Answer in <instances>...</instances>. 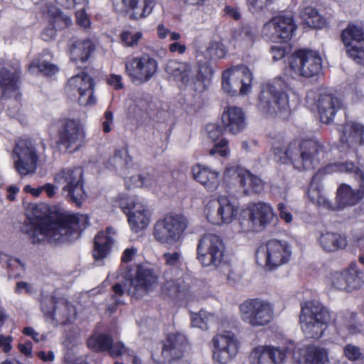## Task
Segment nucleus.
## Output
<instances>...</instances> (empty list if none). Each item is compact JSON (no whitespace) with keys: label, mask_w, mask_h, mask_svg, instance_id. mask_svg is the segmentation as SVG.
<instances>
[{"label":"nucleus","mask_w":364,"mask_h":364,"mask_svg":"<svg viewBox=\"0 0 364 364\" xmlns=\"http://www.w3.org/2000/svg\"><path fill=\"white\" fill-rule=\"evenodd\" d=\"M41 216L34 213V218H28L21 228L33 243L47 240L50 243H62L77 238L80 229V223L85 220L81 215L63 212L57 220L43 225H39L38 219Z\"/></svg>","instance_id":"nucleus-1"},{"label":"nucleus","mask_w":364,"mask_h":364,"mask_svg":"<svg viewBox=\"0 0 364 364\" xmlns=\"http://www.w3.org/2000/svg\"><path fill=\"white\" fill-rule=\"evenodd\" d=\"M275 160L291 164L298 170H311L324 161L326 151L323 144L316 139L294 141L284 149L279 144L272 146Z\"/></svg>","instance_id":"nucleus-2"},{"label":"nucleus","mask_w":364,"mask_h":364,"mask_svg":"<svg viewBox=\"0 0 364 364\" xmlns=\"http://www.w3.org/2000/svg\"><path fill=\"white\" fill-rule=\"evenodd\" d=\"M271 364H285L292 354L293 364H328L327 349L315 345L295 343L287 340L281 345H269Z\"/></svg>","instance_id":"nucleus-3"},{"label":"nucleus","mask_w":364,"mask_h":364,"mask_svg":"<svg viewBox=\"0 0 364 364\" xmlns=\"http://www.w3.org/2000/svg\"><path fill=\"white\" fill-rule=\"evenodd\" d=\"M291 90V83L282 77H277L262 87L257 107L264 114H278L286 118L290 113L287 92Z\"/></svg>","instance_id":"nucleus-4"},{"label":"nucleus","mask_w":364,"mask_h":364,"mask_svg":"<svg viewBox=\"0 0 364 364\" xmlns=\"http://www.w3.org/2000/svg\"><path fill=\"white\" fill-rule=\"evenodd\" d=\"M16 171L21 176L34 174L41 161H46V144L42 141H35L20 139L16 141L11 154Z\"/></svg>","instance_id":"nucleus-5"},{"label":"nucleus","mask_w":364,"mask_h":364,"mask_svg":"<svg viewBox=\"0 0 364 364\" xmlns=\"http://www.w3.org/2000/svg\"><path fill=\"white\" fill-rule=\"evenodd\" d=\"M331 317L328 309L318 301L309 300L301 304L299 323L303 333L308 338L318 339L323 336Z\"/></svg>","instance_id":"nucleus-6"},{"label":"nucleus","mask_w":364,"mask_h":364,"mask_svg":"<svg viewBox=\"0 0 364 364\" xmlns=\"http://www.w3.org/2000/svg\"><path fill=\"white\" fill-rule=\"evenodd\" d=\"M19 63L17 60L11 64L0 65V96L14 97L6 102L9 113L12 117L16 118L23 123L25 121V117L21 113V105L19 102Z\"/></svg>","instance_id":"nucleus-7"},{"label":"nucleus","mask_w":364,"mask_h":364,"mask_svg":"<svg viewBox=\"0 0 364 364\" xmlns=\"http://www.w3.org/2000/svg\"><path fill=\"white\" fill-rule=\"evenodd\" d=\"M188 225V220L184 215L169 213L156 222L154 225L153 236L162 245H180Z\"/></svg>","instance_id":"nucleus-8"},{"label":"nucleus","mask_w":364,"mask_h":364,"mask_svg":"<svg viewBox=\"0 0 364 364\" xmlns=\"http://www.w3.org/2000/svg\"><path fill=\"white\" fill-rule=\"evenodd\" d=\"M327 173L336 172H346L353 173L359 183L358 190L353 189L350 186L341 184L337 190V201L339 208L348 205H355L364 197V173L354 164L351 162L333 163L325 166Z\"/></svg>","instance_id":"nucleus-9"},{"label":"nucleus","mask_w":364,"mask_h":364,"mask_svg":"<svg viewBox=\"0 0 364 364\" xmlns=\"http://www.w3.org/2000/svg\"><path fill=\"white\" fill-rule=\"evenodd\" d=\"M241 320L252 328L269 324L274 318V306L269 300L252 298L245 300L239 306Z\"/></svg>","instance_id":"nucleus-10"},{"label":"nucleus","mask_w":364,"mask_h":364,"mask_svg":"<svg viewBox=\"0 0 364 364\" xmlns=\"http://www.w3.org/2000/svg\"><path fill=\"white\" fill-rule=\"evenodd\" d=\"M129 284H124L127 293L140 298L154 290L158 282V276L147 264L138 265L135 269H129L122 274Z\"/></svg>","instance_id":"nucleus-11"},{"label":"nucleus","mask_w":364,"mask_h":364,"mask_svg":"<svg viewBox=\"0 0 364 364\" xmlns=\"http://www.w3.org/2000/svg\"><path fill=\"white\" fill-rule=\"evenodd\" d=\"M291 255L292 247L287 241L270 240L258 248L256 259L267 269L274 270L288 263Z\"/></svg>","instance_id":"nucleus-12"},{"label":"nucleus","mask_w":364,"mask_h":364,"mask_svg":"<svg viewBox=\"0 0 364 364\" xmlns=\"http://www.w3.org/2000/svg\"><path fill=\"white\" fill-rule=\"evenodd\" d=\"M83 171L80 167L63 168L54 174L53 181L61 187L63 194L77 205L85 199Z\"/></svg>","instance_id":"nucleus-13"},{"label":"nucleus","mask_w":364,"mask_h":364,"mask_svg":"<svg viewBox=\"0 0 364 364\" xmlns=\"http://www.w3.org/2000/svg\"><path fill=\"white\" fill-rule=\"evenodd\" d=\"M203 215L214 225H229L236 218L238 207L229 198L220 196L203 202Z\"/></svg>","instance_id":"nucleus-14"},{"label":"nucleus","mask_w":364,"mask_h":364,"mask_svg":"<svg viewBox=\"0 0 364 364\" xmlns=\"http://www.w3.org/2000/svg\"><path fill=\"white\" fill-rule=\"evenodd\" d=\"M253 76L250 70L245 65L231 67L222 75V89L230 96L247 95L252 91Z\"/></svg>","instance_id":"nucleus-15"},{"label":"nucleus","mask_w":364,"mask_h":364,"mask_svg":"<svg viewBox=\"0 0 364 364\" xmlns=\"http://www.w3.org/2000/svg\"><path fill=\"white\" fill-rule=\"evenodd\" d=\"M289 69L295 76L312 77L317 75L322 68V58L318 52L300 49L288 59Z\"/></svg>","instance_id":"nucleus-16"},{"label":"nucleus","mask_w":364,"mask_h":364,"mask_svg":"<svg viewBox=\"0 0 364 364\" xmlns=\"http://www.w3.org/2000/svg\"><path fill=\"white\" fill-rule=\"evenodd\" d=\"M225 245L216 235L207 234L202 237L197 247V259L206 267H219L223 262Z\"/></svg>","instance_id":"nucleus-17"},{"label":"nucleus","mask_w":364,"mask_h":364,"mask_svg":"<svg viewBox=\"0 0 364 364\" xmlns=\"http://www.w3.org/2000/svg\"><path fill=\"white\" fill-rule=\"evenodd\" d=\"M58 136L59 143L67 151L74 152L83 145L86 137L83 124L76 119H63L59 122Z\"/></svg>","instance_id":"nucleus-18"},{"label":"nucleus","mask_w":364,"mask_h":364,"mask_svg":"<svg viewBox=\"0 0 364 364\" xmlns=\"http://www.w3.org/2000/svg\"><path fill=\"white\" fill-rule=\"evenodd\" d=\"M213 358L218 364H227L239 353L240 342L236 335L230 331L217 333L211 341Z\"/></svg>","instance_id":"nucleus-19"},{"label":"nucleus","mask_w":364,"mask_h":364,"mask_svg":"<svg viewBox=\"0 0 364 364\" xmlns=\"http://www.w3.org/2000/svg\"><path fill=\"white\" fill-rule=\"evenodd\" d=\"M168 77L176 82L180 87L196 88L197 82L205 75L202 71L188 62L176 60H169L165 68Z\"/></svg>","instance_id":"nucleus-20"},{"label":"nucleus","mask_w":364,"mask_h":364,"mask_svg":"<svg viewBox=\"0 0 364 364\" xmlns=\"http://www.w3.org/2000/svg\"><path fill=\"white\" fill-rule=\"evenodd\" d=\"M189 348L186 337L181 333H171L167 337L163 349H156L151 353L154 363L164 364L172 363L183 358Z\"/></svg>","instance_id":"nucleus-21"},{"label":"nucleus","mask_w":364,"mask_h":364,"mask_svg":"<svg viewBox=\"0 0 364 364\" xmlns=\"http://www.w3.org/2000/svg\"><path fill=\"white\" fill-rule=\"evenodd\" d=\"M125 69L134 82L142 84L149 81L156 75L158 62L149 54L144 53L127 59Z\"/></svg>","instance_id":"nucleus-22"},{"label":"nucleus","mask_w":364,"mask_h":364,"mask_svg":"<svg viewBox=\"0 0 364 364\" xmlns=\"http://www.w3.org/2000/svg\"><path fill=\"white\" fill-rule=\"evenodd\" d=\"M296 27L292 16L279 15L264 24L261 35L265 40L271 42L284 41L292 37Z\"/></svg>","instance_id":"nucleus-23"},{"label":"nucleus","mask_w":364,"mask_h":364,"mask_svg":"<svg viewBox=\"0 0 364 364\" xmlns=\"http://www.w3.org/2000/svg\"><path fill=\"white\" fill-rule=\"evenodd\" d=\"M244 218H247L248 230L260 231L270 223L274 217L272 205L264 202L247 204L242 210Z\"/></svg>","instance_id":"nucleus-24"},{"label":"nucleus","mask_w":364,"mask_h":364,"mask_svg":"<svg viewBox=\"0 0 364 364\" xmlns=\"http://www.w3.org/2000/svg\"><path fill=\"white\" fill-rule=\"evenodd\" d=\"M341 39L348 56L358 64H364V31L350 23L341 33Z\"/></svg>","instance_id":"nucleus-25"},{"label":"nucleus","mask_w":364,"mask_h":364,"mask_svg":"<svg viewBox=\"0 0 364 364\" xmlns=\"http://www.w3.org/2000/svg\"><path fill=\"white\" fill-rule=\"evenodd\" d=\"M237 176L240 188L246 195L259 193L264 189V183L257 176L252 173L245 168L228 166L225 168L223 177L225 181Z\"/></svg>","instance_id":"nucleus-26"},{"label":"nucleus","mask_w":364,"mask_h":364,"mask_svg":"<svg viewBox=\"0 0 364 364\" xmlns=\"http://www.w3.org/2000/svg\"><path fill=\"white\" fill-rule=\"evenodd\" d=\"M341 142L343 148L352 149L357 156L364 154V125L348 122L343 125Z\"/></svg>","instance_id":"nucleus-27"},{"label":"nucleus","mask_w":364,"mask_h":364,"mask_svg":"<svg viewBox=\"0 0 364 364\" xmlns=\"http://www.w3.org/2000/svg\"><path fill=\"white\" fill-rule=\"evenodd\" d=\"M50 307H48L45 303L42 304V311L46 320L53 324H66L72 322L75 318V309L68 303L60 301L55 303L49 301Z\"/></svg>","instance_id":"nucleus-28"},{"label":"nucleus","mask_w":364,"mask_h":364,"mask_svg":"<svg viewBox=\"0 0 364 364\" xmlns=\"http://www.w3.org/2000/svg\"><path fill=\"white\" fill-rule=\"evenodd\" d=\"M221 123L225 132L237 134L243 132L247 127L245 113L239 107L227 106L221 114Z\"/></svg>","instance_id":"nucleus-29"},{"label":"nucleus","mask_w":364,"mask_h":364,"mask_svg":"<svg viewBox=\"0 0 364 364\" xmlns=\"http://www.w3.org/2000/svg\"><path fill=\"white\" fill-rule=\"evenodd\" d=\"M193 178L200 183L206 191H216L220 183V171L201 164H196L191 167Z\"/></svg>","instance_id":"nucleus-30"},{"label":"nucleus","mask_w":364,"mask_h":364,"mask_svg":"<svg viewBox=\"0 0 364 364\" xmlns=\"http://www.w3.org/2000/svg\"><path fill=\"white\" fill-rule=\"evenodd\" d=\"M344 107L341 98L330 94L321 95L317 100V109L323 123L331 122L337 112Z\"/></svg>","instance_id":"nucleus-31"},{"label":"nucleus","mask_w":364,"mask_h":364,"mask_svg":"<svg viewBox=\"0 0 364 364\" xmlns=\"http://www.w3.org/2000/svg\"><path fill=\"white\" fill-rule=\"evenodd\" d=\"M46 11L50 16V25L43 30L41 37L44 41H48L54 38L57 29L71 25L72 19L63 15L59 9L53 5L46 6Z\"/></svg>","instance_id":"nucleus-32"},{"label":"nucleus","mask_w":364,"mask_h":364,"mask_svg":"<svg viewBox=\"0 0 364 364\" xmlns=\"http://www.w3.org/2000/svg\"><path fill=\"white\" fill-rule=\"evenodd\" d=\"M131 230L139 232L149 225L151 216L150 210L141 201L134 204L132 209L127 214Z\"/></svg>","instance_id":"nucleus-33"},{"label":"nucleus","mask_w":364,"mask_h":364,"mask_svg":"<svg viewBox=\"0 0 364 364\" xmlns=\"http://www.w3.org/2000/svg\"><path fill=\"white\" fill-rule=\"evenodd\" d=\"M129 18L139 20L148 17L156 5V0H122Z\"/></svg>","instance_id":"nucleus-34"},{"label":"nucleus","mask_w":364,"mask_h":364,"mask_svg":"<svg viewBox=\"0 0 364 364\" xmlns=\"http://www.w3.org/2000/svg\"><path fill=\"white\" fill-rule=\"evenodd\" d=\"M323 173H327L325 171V167L322 170H319L312 178L310 186L307 191L309 200L317 206L327 209H333V205L329 199L326 196L323 191L318 180Z\"/></svg>","instance_id":"nucleus-35"},{"label":"nucleus","mask_w":364,"mask_h":364,"mask_svg":"<svg viewBox=\"0 0 364 364\" xmlns=\"http://www.w3.org/2000/svg\"><path fill=\"white\" fill-rule=\"evenodd\" d=\"M115 231L112 228H107L105 231H100L95 237L93 257L96 260L103 259L110 252L114 243Z\"/></svg>","instance_id":"nucleus-36"},{"label":"nucleus","mask_w":364,"mask_h":364,"mask_svg":"<svg viewBox=\"0 0 364 364\" xmlns=\"http://www.w3.org/2000/svg\"><path fill=\"white\" fill-rule=\"evenodd\" d=\"M317 242L319 246L327 252L345 249L348 245L345 235L331 231L321 232L317 237Z\"/></svg>","instance_id":"nucleus-37"},{"label":"nucleus","mask_w":364,"mask_h":364,"mask_svg":"<svg viewBox=\"0 0 364 364\" xmlns=\"http://www.w3.org/2000/svg\"><path fill=\"white\" fill-rule=\"evenodd\" d=\"M105 166L119 176H124L132 166V160L126 149L122 148L114 151L106 162Z\"/></svg>","instance_id":"nucleus-38"},{"label":"nucleus","mask_w":364,"mask_h":364,"mask_svg":"<svg viewBox=\"0 0 364 364\" xmlns=\"http://www.w3.org/2000/svg\"><path fill=\"white\" fill-rule=\"evenodd\" d=\"M52 55L48 50H43L36 56L28 67V71L33 75L43 73L47 76L56 74L59 69L57 65L50 63Z\"/></svg>","instance_id":"nucleus-39"},{"label":"nucleus","mask_w":364,"mask_h":364,"mask_svg":"<svg viewBox=\"0 0 364 364\" xmlns=\"http://www.w3.org/2000/svg\"><path fill=\"white\" fill-rule=\"evenodd\" d=\"M358 314L347 311L339 315L336 320V326L339 334H344L346 331L348 334H356L361 331V323L358 321Z\"/></svg>","instance_id":"nucleus-40"},{"label":"nucleus","mask_w":364,"mask_h":364,"mask_svg":"<svg viewBox=\"0 0 364 364\" xmlns=\"http://www.w3.org/2000/svg\"><path fill=\"white\" fill-rule=\"evenodd\" d=\"M255 41V34L249 26L235 30L230 39V45L235 49L245 50L251 48Z\"/></svg>","instance_id":"nucleus-41"},{"label":"nucleus","mask_w":364,"mask_h":364,"mask_svg":"<svg viewBox=\"0 0 364 364\" xmlns=\"http://www.w3.org/2000/svg\"><path fill=\"white\" fill-rule=\"evenodd\" d=\"M95 88L93 79L88 74L81 73L70 77L65 87L68 96L74 97L77 93Z\"/></svg>","instance_id":"nucleus-42"},{"label":"nucleus","mask_w":364,"mask_h":364,"mask_svg":"<svg viewBox=\"0 0 364 364\" xmlns=\"http://www.w3.org/2000/svg\"><path fill=\"white\" fill-rule=\"evenodd\" d=\"M94 50L92 42L88 39L75 41L70 48V58L76 63H84L88 60Z\"/></svg>","instance_id":"nucleus-43"},{"label":"nucleus","mask_w":364,"mask_h":364,"mask_svg":"<svg viewBox=\"0 0 364 364\" xmlns=\"http://www.w3.org/2000/svg\"><path fill=\"white\" fill-rule=\"evenodd\" d=\"M131 170H128L124 176H122L124 178L125 186L129 188H136L144 187L146 188H151L154 183V178L150 175L142 176L141 174H131Z\"/></svg>","instance_id":"nucleus-44"},{"label":"nucleus","mask_w":364,"mask_h":364,"mask_svg":"<svg viewBox=\"0 0 364 364\" xmlns=\"http://www.w3.org/2000/svg\"><path fill=\"white\" fill-rule=\"evenodd\" d=\"M343 271L346 281V291H351L361 287L363 272L356 263H351L348 268Z\"/></svg>","instance_id":"nucleus-45"},{"label":"nucleus","mask_w":364,"mask_h":364,"mask_svg":"<svg viewBox=\"0 0 364 364\" xmlns=\"http://www.w3.org/2000/svg\"><path fill=\"white\" fill-rule=\"evenodd\" d=\"M250 364H271L269 345L255 346L249 355Z\"/></svg>","instance_id":"nucleus-46"},{"label":"nucleus","mask_w":364,"mask_h":364,"mask_svg":"<svg viewBox=\"0 0 364 364\" xmlns=\"http://www.w3.org/2000/svg\"><path fill=\"white\" fill-rule=\"evenodd\" d=\"M88 348L95 352L108 350L112 344V338L105 334L95 333L87 340Z\"/></svg>","instance_id":"nucleus-47"},{"label":"nucleus","mask_w":364,"mask_h":364,"mask_svg":"<svg viewBox=\"0 0 364 364\" xmlns=\"http://www.w3.org/2000/svg\"><path fill=\"white\" fill-rule=\"evenodd\" d=\"M142 38L143 33L133 28H125L120 33L121 42L125 47L138 46Z\"/></svg>","instance_id":"nucleus-48"},{"label":"nucleus","mask_w":364,"mask_h":364,"mask_svg":"<svg viewBox=\"0 0 364 364\" xmlns=\"http://www.w3.org/2000/svg\"><path fill=\"white\" fill-rule=\"evenodd\" d=\"M325 284L330 289L346 291V281L344 271L331 272L326 277Z\"/></svg>","instance_id":"nucleus-49"},{"label":"nucleus","mask_w":364,"mask_h":364,"mask_svg":"<svg viewBox=\"0 0 364 364\" xmlns=\"http://www.w3.org/2000/svg\"><path fill=\"white\" fill-rule=\"evenodd\" d=\"M191 318L193 327L206 331L209 328L210 323L214 319V316L201 310L198 313H191Z\"/></svg>","instance_id":"nucleus-50"},{"label":"nucleus","mask_w":364,"mask_h":364,"mask_svg":"<svg viewBox=\"0 0 364 364\" xmlns=\"http://www.w3.org/2000/svg\"><path fill=\"white\" fill-rule=\"evenodd\" d=\"M227 53V49L223 43L213 41L206 50L205 58L207 59L223 58Z\"/></svg>","instance_id":"nucleus-51"},{"label":"nucleus","mask_w":364,"mask_h":364,"mask_svg":"<svg viewBox=\"0 0 364 364\" xmlns=\"http://www.w3.org/2000/svg\"><path fill=\"white\" fill-rule=\"evenodd\" d=\"M140 200L134 198L128 197L126 194L120 193L115 199V203L122 209L125 214H127L132 209L134 204L139 203Z\"/></svg>","instance_id":"nucleus-52"},{"label":"nucleus","mask_w":364,"mask_h":364,"mask_svg":"<svg viewBox=\"0 0 364 364\" xmlns=\"http://www.w3.org/2000/svg\"><path fill=\"white\" fill-rule=\"evenodd\" d=\"M77 102L80 106L90 107L96 105L97 98L94 93V88L79 92Z\"/></svg>","instance_id":"nucleus-53"},{"label":"nucleus","mask_w":364,"mask_h":364,"mask_svg":"<svg viewBox=\"0 0 364 364\" xmlns=\"http://www.w3.org/2000/svg\"><path fill=\"white\" fill-rule=\"evenodd\" d=\"M343 355L350 361H356L362 356L361 349L353 344L348 343L343 347Z\"/></svg>","instance_id":"nucleus-54"},{"label":"nucleus","mask_w":364,"mask_h":364,"mask_svg":"<svg viewBox=\"0 0 364 364\" xmlns=\"http://www.w3.org/2000/svg\"><path fill=\"white\" fill-rule=\"evenodd\" d=\"M7 268L14 277L21 276L24 271V264L16 258H9L6 261Z\"/></svg>","instance_id":"nucleus-55"},{"label":"nucleus","mask_w":364,"mask_h":364,"mask_svg":"<svg viewBox=\"0 0 364 364\" xmlns=\"http://www.w3.org/2000/svg\"><path fill=\"white\" fill-rule=\"evenodd\" d=\"M209 154L211 156L218 154L223 157L228 156L230 154L228 140L222 139L218 143H215L213 148L209 151Z\"/></svg>","instance_id":"nucleus-56"},{"label":"nucleus","mask_w":364,"mask_h":364,"mask_svg":"<svg viewBox=\"0 0 364 364\" xmlns=\"http://www.w3.org/2000/svg\"><path fill=\"white\" fill-rule=\"evenodd\" d=\"M307 11L314 14V16H312V18L310 19V21H307V26L309 27L321 28L326 26V19L318 14L316 9L314 8H309Z\"/></svg>","instance_id":"nucleus-57"},{"label":"nucleus","mask_w":364,"mask_h":364,"mask_svg":"<svg viewBox=\"0 0 364 364\" xmlns=\"http://www.w3.org/2000/svg\"><path fill=\"white\" fill-rule=\"evenodd\" d=\"M109 353L112 357L128 355L132 356V351L126 348L121 342L112 343L108 349Z\"/></svg>","instance_id":"nucleus-58"},{"label":"nucleus","mask_w":364,"mask_h":364,"mask_svg":"<svg viewBox=\"0 0 364 364\" xmlns=\"http://www.w3.org/2000/svg\"><path fill=\"white\" fill-rule=\"evenodd\" d=\"M163 257L165 264L170 267H176L182 262V253L181 251L165 252Z\"/></svg>","instance_id":"nucleus-59"},{"label":"nucleus","mask_w":364,"mask_h":364,"mask_svg":"<svg viewBox=\"0 0 364 364\" xmlns=\"http://www.w3.org/2000/svg\"><path fill=\"white\" fill-rule=\"evenodd\" d=\"M180 291L178 282L176 280H167L161 287V293L164 296H171Z\"/></svg>","instance_id":"nucleus-60"},{"label":"nucleus","mask_w":364,"mask_h":364,"mask_svg":"<svg viewBox=\"0 0 364 364\" xmlns=\"http://www.w3.org/2000/svg\"><path fill=\"white\" fill-rule=\"evenodd\" d=\"M277 210L280 219L284 220L285 223L289 224L292 222L293 215L289 208L287 205L283 203H279L277 205Z\"/></svg>","instance_id":"nucleus-61"},{"label":"nucleus","mask_w":364,"mask_h":364,"mask_svg":"<svg viewBox=\"0 0 364 364\" xmlns=\"http://www.w3.org/2000/svg\"><path fill=\"white\" fill-rule=\"evenodd\" d=\"M205 132L210 139L216 140L222 135L223 129L215 123H210L205 126Z\"/></svg>","instance_id":"nucleus-62"},{"label":"nucleus","mask_w":364,"mask_h":364,"mask_svg":"<svg viewBox=\"0 0 364 364\" xmlns=\"http://www.w3.org/2000/svg\"><path fill=\"white\" fill-rule=\"evenodd\" d=\"M113 122L114 116L112 112L109 109L106 110L104 113L102 122V129L105 133L111 132Z\"/></svg>","instance_id":"nucleus-63"},{"label":"nucleus","mask_w":364,"mask_h":364,"mask_svg":"<svg viewBox=\"0 0 364 364\" xmlns=\"http://www.w3.org/2000/svg\"><path fill=\"white\" fill-rule=\"evenodd\" d=\"M85 9V7H83L82 9H80L76 12V19L79 26L87 28L90 26L91 22Z\"/></svg>","instance_id":"nucleus-64"}]
</instances>
